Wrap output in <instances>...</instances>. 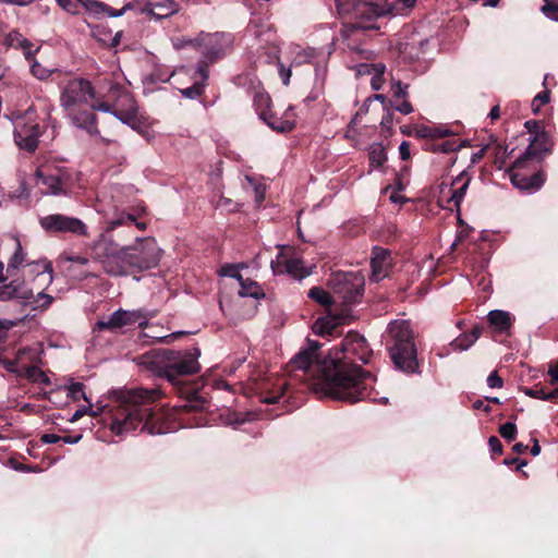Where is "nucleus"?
Wrapping results in <instances>:
<instances>
[{
  "instance_id": "obj_4",
  "label": "nucleus",
  "mask_w": 558,
  "mask_h": 558,
  "mask_svg": "<svg viewBox=\"0 0 558 558\" xmlns=\"http://www.w3.org/2000/svg\"><path fill=\"white\" fill-rule=\"evenodd\" d=\"M198 348L189 350L159 349L138 357V364L159 377L167 378L173 385L179 377L195 375L201 371Z\"/></svg>"
},
{
  "instance_id": "obj_48",
  "label": "nucleus",
  "mask_w": 558,
  "mask_h": 558,
  "mask_svg": "<svg viewBox=\"0 0 558 558\" xmlns=\"http://www.w3.org/2000/svg\"><path fill=\"white\" fill-rule=\"evenodd\" d=\"M31 71L33 75L39 80H44L49 76V70L41 66L38 62H33L31 64Z\"/></svg>"
},
{
  "instance_id": "obj_23",
  "label": "nucleus",
  "mask_w": 558,
  "mask_h": 558,
  "mask_svg": "<svg viewBox=\"0 0 558 558\" xmlns=\"http://www.w3.org/2000/svg\"><path fill=\"white\" fill-rule=\"evenodd\" d=\"M162 3L163 4L146 3L141 9V12L147 13L157 20H161L171 16L179 11V7L173 0H162Z\"/></svg>"
},
{
  "instance_id": "obj_29",
  "label": "nucleus",
  "mask_w": 558,
  "mask_h": 558,
  "mask_svg": "<svg viewBox=\"0 0 558 558\" xmlns=\"http://www.w3.org/2000/svg\"><path fill=\"white\" fill-rule=\"evenodd\" d=\"M129 225H135L141 230L146 229V223L138 222L134 215L121 213L116 218L106 221V232H111L118 227Z\"/></svg>"
},
{
  "instance_id": "obj_62",
  "label": "nucleus",
  "mask_w": 558,
  "mask_h": 558,
  "mask_svg": "<svg viewBox=\"0 0 558 558\" xmlns=\"http://www.w3.org/2000/svg\"><path fill=\"white\" fill-rule=\"evenodd\" d=\"M416 134L417 136L420 137H423V138H426V137H432L434 138V131H433V128H428V126H422L417 131H416Z\"/></svg>"
},
{
  "instance_id": "obj_20",
  "label": "nucleus",
  "mask_w": 558,
  "mask_h": 558,
  "mask_svg": "<svg viewBox=\"0 0 558 558\" xmlns=\"http://www.w3.org/2000/svg\"><path fill=\"white\" fill-rule=\"evenodd\" d=\"M137 109L136 101L132 97V95L126 90L124 94L119 96L117 101L110 104L108 101H96V104L92 107V109H97V111L102 112H112L116 110H128V109Z\"/></svg>"
},
{
  "instance_id": "obj_24",
  "label": "nucleus",
  "mask_w": 558,
  "mask_h": 558,
  "mask_svg": "<svg viewBox=\"0 0 558 558\" xmlns=\"http://www.w3.org/2000/svg\"><path fill=\"white\" fill-rule=\"evenodd\" d=\"M29 275H36L39 280V287H48L53 280L52 266L50 262H34L25 265Z\"/></svg>"
},
{
  "instance_id": "obj_58",
  "label": "nucleus",
  "mask_w": 558,
  "mask_h": 558,
  "mask_svg": "<svg viewBox=\"0 0 558 558\" xmlns=\"http://www.w3.org/2000/svg\"><path fill=\"white\" fill-rule=\"evenodd\" d=\"M131 8V4H126L124 5L122 9L120 10H116V9H111V8H107L105 5V12L111 16V17H119L121 16L126 10H129Z\"/></svg>"
},
{
  "instance_id": "obj_59",
  "label": "nucleus",
  "mask_w": 558,
  "mask_h": 558,
  "mask_svg": "<svg viewBox=\"0 0 558 558\" xmlns=\"http://www.w3.org/2000/svg\"><path fill=\"white\" fill-rule=\"evenodd\" d=\"M399 154L402 160H408L410 158V144L407 141H403L400 144Z\"/></svg>"
},
{
  "instance_id": "obj_43",
  "label": "nucleus",
  "mask_w": 558,
  "mask_h": 558,
  "mask_svg": "<svg viewBox=\"0 0 558 558\" xmlns=\"http://www.w3.org/2000/svg\"><path fill=\"white\" fill-rule=\"evenodd\" d=\"M495 144V162L501 168L509 156L508 147L497 143L496 138L490 140Z\"/></svg>"
},
{
  "instance_id": "obj_16",
  "label": "nucleus",
  "mask_w": 558,
  "mask_h": 558,
  "mask_svg": "<svg viewBox=\"0 0 558 558\" xmlns=\"http://www.w3.org/2000/svg\"><path fill=\"white\" fill-rule=\"evenodd\" d=\"M388 335L391 339L389 347L414 343V336L411 325L408 320L397 319L388 325Z\"/></svg>"
},
{
  "instance_id": "obj_49",
  "label": "nucleus",
  "mask_w": 558,
  "mask_h": 558,
  "mask_svg": "<svg viewBox=\"0 0 558 558\" xmlns=\"http://www.w3.org/2000/svg\"><path fill=\"white\" fill-rule=\"evenodd\" d=\"M457 149V147L450 143V142H442V143H439V144H433L432 145V150L433 151H436V153H450V151H454Z\"/></svg>"
},
{
  "instance_id": "obj_52",
  "label": "nucleus",
  "mask_w": 558,
  "mask_h": 558,
  "mask_svg": "<svg viewBox=\"0 0 558 558\" xmlns=\"http://www.w3.org/2000/svg\"><path fill=\"white\" fill-rule=\"evenodd\" d=\"M83 4L86 7V9L90 12H94L95 14H99L100 12H105V4L98 1H88L83 2Z\"/></svg>"
},
{
  "instance_id": "obj_9",
  "label": "nucleus",
  "mask_w": 558,
  "mask_h": 558,
  "mask_svg": "<svg viewBox=\"0 0 558 558\" xmlns=\"http://www.w3.org/2000/svg\"><path fill=\"white\" fill-rule=\"evenodd\" d=\"M153 315H148L145 310H122L119 308L113 312L107 320L97 322L96 326L99 330L108 329L110 331H118L124 327L137 324L140 328L148 326V319Z\"/></svg>"
},
{
  "instance_id": "obj_37",
  "label": "nucleus",
  "mask_w": 558,
  "mask_h": 558,
  "mask_svg": "<svg viewBox=\"0 0 558 558\" xmlns=\"http://www.w3.org/2000/svg\"><path fill=\"white\" fill-rule=\"evenodd\" d=\"M287 272L295 278H304L308 272L304 271L303 260L300 258H290L286 262Z\"/></svg>"
},
{
  "instance_id": "obj_13",
  "label": "nucleus",
  "mask_w": 558,
  "mask_h": 558,
  "mask_svg": "<svg viewBox=\"0 0 558 558\" xmlns=\"http://www.w3.org/2000/svg\"><path fill=\"white\" fill-rule=\"evenodd\" d=\"M389 354L396 368L404 373H415L418 367L415 343L389 347Z\"/></svg>"
},
{
  "instance_id": "obj_45",
  "label": "nucleus",
  "mask_w": 558,
  "mask_h": 558,
  "mask_svg": "<svg viewBox=\"0 0 558 558\" xmlns=\"http://www.w3.org/2000/svg\"><path fill=\"white\" fill-rule=\"evenodd\" d=\"M549 99H550V93L547 89L537 94L532 101L533 111L535 113H537L542 106L549 102Z\"/></svg>"
},
{
  "instance_id": "obj_15",
  "label": "nucleus",
  "mask_w": 558,
  "mask_h": 558,
  "mask_svg": "<svg viewBox=\"0 0 558 558\" xmlns=\"http://www.w3.org/2000/svg\"><path fill=\"white\" fill-rule=\"evenodd\" d=\"M39 136L40 128L37 123H24L15 126L14 140L21 149L34 151L38 146Z\"/></svg>"
},
{
  "instance_id": "obj_44",
  "label": "nucleus",
  "mask_w": 558,
  "mask_h": 558,
  "mask_svg": "<svg viewBox=\"0 0 558 558\" xmlns=\"http://www.w3.org/2000/svg\"><path fill=\"white\" fill-rule=\"evenodd\" d=\"M499 434L507 441H512L517 435V426L512 422H507L499 427Z\"/></svg>"
},
{
  "instance_id": "obj_5",
  "label": "nucleus",
  "mask_w": 558,
  "mask_h": 558,
  "mask_svg": "<svg viewBox=\"0 0 558 558\" xmlns=\"http://www.w3.org/2000/svg\"><path fill=\"white\" fill-rule=\"evenodd\" d=\"M96 98L94 86L88 80L72 78L65 83L61 89L60 105L72 123L85 130L90 135L99 133L97 128V118L92 109L96 104L89 102Z\"/></svg>"
},
{
  "instance_id": "obj_25",
  "label": "nucleus",
  "mask_w": 558,
  "mask_h": 558,
  "mask_svg": "<svg viewBox=\"0 0 558 558\" xmlns=\"http://www.w3.org/2000/svg\"><path fill=\"white\" fill-rule=\"evenodd\" d=\"M483 328L474 326L470 333H463L451 341L450 347L453 351H465L471 348L482 335Z\"/></svg>"
},
{
  "instance_id": "obj_14",
  "label": "nucleus",
  "mask_w": 558,
  "mask_h": 558,
  "mask_svg": "<svg viewBox=\"0 0 558 558\" xmlns=\"http://www.w3.org/2000/svg\"><path fill=\"white\" fill-rule=\"evenodd\" d=\"M342 352L344 359L342 361L348 362L350 355L356 356L361 362L368 363L373 351L369 348L366 339L357 332H349L342 341ZM350 363V361H349ZM352 364V362H351ZM353 365H355L353 363Z\"/></svg>"
},
{
  "instance_id": "obj_34",
  "label": "nucleus",
  "mask_w": 558,
  "mask_h": 558,
  "mask_svg": "<svg viewBox=\"0 0 558 558\" xmlns=\"http://www.w3.org/2000/svg\"><path fill=\"white\" fill-rule=\"evenodd\" d=\"M338 326V322L336 318L332 317H326V318H319L316 320L314 325V329L316 333L319 336L325 335H332Z\"/></svg>"
},
{
  "instance_id": "obj_61",
  "label": "nucleus",
  "mask_w": 558,
  "mask_h": 558,
  "mask_svg": "<svg viewBox=\"0 0 558 558\" xmlns=\"http://www.w3.org/2000/svg\"><path fill=\"white\" fill-rule=\"evenodd\" d=\"M184 331H175L167 336L158 337V341L169 343L170 341L178 339L179 337L183 336Z\"/></svg>"
},
{
  "instance_id": "obj_26",
  "label": "nucleus",
  "mask_w": 558,
  "mask_h": 558,
  "mask_svg": "<svg viewBox=\"0 0 558 558\" xmlns=\"http://www.w3.org/2000/svg\"><path fill=\"white\" fill-rule=\"evenodd\" d=\"M5 44L13 48H21L26 59H31L33 53L37 50H34V45L17 31H12L7 35Z\"/></svg>"
},
{
  "instance_id": "obj_50",
  "label": "nucleus",
  "mask_w": 558,
  "mask_h": 558,
  "mask_svg": "<svg viewBox=\"0 0 558 558\" xmlns=\"http://www.w3.org/2000/svg\"><path fill=\"white\" fill-rule=\"evenodd\" d=\"M203 84H194L192 87H187L182 90V94L189 98H196L201 96L203 92Z\"/></svg>"
},
{
  "instance_id": "obj_19",
  "label": "nucleus",
  "mask_w": 558,
  "mask_h": 558,
  "mask_svg": "<svg viewBox=\"0 0 558 558\" xmlns=\"http://www.w3.org/2000/svg\"><path fill=\"white\" fill-rule=\"evenodd\" d=\"M37 185H43L45 189L43 190L44 194L47 195H59L64 192V183L62 181L61 175L56 172L51 173L44 169H38L36 171Z\"/></svg>"
},
{
  "instance_id": "obj_18",
  "label": "nucleus",
  "mask_w": 558,
  "mask_h": 558,
  "mask_svg": "<svg viewBox=\"0 0 558 558\" xmlns=\"http://www.w3.org/2000/svg\"><path fill=\"white\" fill-rule=\"evenodd\" d=\"M60 260L64 263H69V265L65 267V270L69 275L75 276L78 279H85L88 277H97L96 275L89 272L87 270V267L90 264V260L86 256H78V255H71L68 253H62L60 255Z\"/></svg>"
},
{
  "instance_id": "obj_12",
  "label": "nucleus",
  "mask_w": 558,
  "mask_h": 558,
  "mask_svg": "<svg viewBox=\"0 0 558 558\" xmlns=\"http://www.w3.org/2000/svg\"><path fill=\"white\" fill-rule=\"evenodd\" d=\"M223 37V34L215 33L201 34L197 38L198 45L202 47V53L204 56V60L199 61L197 64V73L204 81L208 78V63L214 62L217 58L220 57L222 52Z\"/></svg>"
},
{
  "instance_id": "obj_42",
  "label": "nucleus",
  "mask_w": 558,
  "mask_h": 558,
  "mask_svg": "<svg viewBox=\"0 0 558 558\" xmlns=\"http://www.w3.org/2000/svg\"><path fill=\"white\" fill-rule=\"evenodd\" d=\"M541 10L546 17L558 22V0H544Z\"/></svg>"
},
{
  "instance_id": "obj_7",
  "label": "nucleus",
  "mask_w": 558,
  "mask_h": 558,
  "mask_svg": "<svg viewBox=\"0 0 558 558\" xmlns=\"http://www.w3.org/2000/svg\"><path fill=\"white\" fill-rule=\"evenodd\" d=\"M125 247L131 269H150L160 262L161 250L154 238H136L134 244Z\"/></svg>"
},
{
  "instance_id": "obj_10",
  "label": "nucleus",
  "mask_w": 558,
  "mask_h": 558,
  "mask_svg": "<svg viewBox=\"0 0 558 558\" xmlns=\"http://www.w3.org/2000/svg\"><path fill=\"white\" fill-rule=\"evenodd\" d=\"M40 227L48 233H72L88 236L87 226L76 217L51 214L39 219Z\"/></svg>"
},
{
  "instance_id": "obj_53",
  "label": "nucleus",
  "mask_w": 558,
  "mask_h": 558,
  "mask_svg": "<svg viewBox=\"0 0 558 558\" xmlns=\"http://www.w3.org/2000/svg\"><path fill=\"white\" fill-rule=\"evenodd\" d=\"M59 5L70 13L77 12V2L75 0H57Z\"/></svg>"
},
{
  "instance_id": "obj_32",
  "label": "nucleus",
  "mask_w": 558,
  "mask_h": 558,
  "mask_svg": "<svg viewBox=\"0 0 558 558\" xmlns=\"http://www.w3.org/2000/svg\"><path fill=\"white\" fill-rule=\"evenodd\" d=\"M365 72L372 74L371 85L374 90H378L381 88L384 83V73L385 65L381 63L378 64H364Z\"/></svg>"
},
{
  "instance_id": "obj_35",
  "label": "nucleus",
  "mask_w": 558,
  "mask_h": 558,
  "mask_svg": "<svg viewBox=\"0 0 558 558\" xmlns=\"http://www.w3.org/2000/svg\"><path fill=\"white\" fill-rule=\"evenodd\" d=\"M206 400L202 396L197 393H191L181 408L186 412H197L203 411L206 408Z\"/></svg>"
},
{
  "instance_id": "obj_22",
  "label": "nucleus",
  "mask_w": 558,
  "mask_h": 558,
  "mask_svg": "<svg viewBox=\"0 0 558 558\" xmlns=\"http://www.w3.org/2000/svg\"><path fill=\"white\" fill-rule=\"evenodd\" d=\"M546 143H547V135L545 132L537 133L534 135L533 140L531 141L530 145L525 149L522 156H520L512 165L511 169L513 168H520L523 166V163L536 156L538 153L546 150Z\"/></svg>"
},
{
  "instance_id": "obj_3",
  "label": "nucleus",
  "mask_w": 558,
  "mask_h": 558,
  "mask_svg": "<svg viewBox=\"0 0 558 558\" xmlns=\"http://www.w3.org/2000/svg\"><path fill=\"white\" fill-rule=\"evenodd\" d=\"M160 395L158 389L136 388L120 391L117 405L112 410L111 432L122 435L141 426L142 432L146 430L151 435L162 433L151 407Z\"/></svg>"
},
{
  "instance_id": "obj_6",
  "label": "nucleus",
  "mask_w": 558,
  "mask_h": 558,
  "mask_svg": "<svg viewBox=\"0 0 558 558\" xmlns=\"http://www.w3.org/2000/svg\"><path fill=\"white\" fill-rule=\"evenodd\" d=\"M105 231L93 243L94 260L101 265L102 270L111 277H121L131 269L126 247L120 246Z\"/></svg>"
},
{
  "instance_id": "obj_30",
  "label": "nucleus",
  "mask_w": 558,
  "mask_h": 558,
  "mask_svg": "<svg viewBox=\"0 0 558 558\" xmlns=\"http://www.w3.org/2000/svg\"><path fill=\"white\" fill-rule=\"evenodd\" d=\"M239 283L240 290L238 293L242 298L250 296L254 299H260L265 295L263 289L256 281H253L251 279H244L242 277V281H239Z\"/></svg>"
},
{
  "instance_id": "obj_60",
  "label": "nucleus",
  "mask_w": 558,
  "mask_h": 558,
  "mask_svg": "<svg viewBox=\"0 0 558 558\" xmlns=\"http://www.w3.org/2000/svg\"><path fill=\"white\" fill-rule=\"evenodd\" d=\"M396 110L402 114H410L413 112V107L408 100H403L400 105L396 107Z\"/></svg>"
},
{
  "instance_id": "obj_27",
  "label": "nucleus",
  "mask_w": 558,
  "mask_h": 558,
  "mask_svg": "<svg viewBox=\"0 0 558 558\" xmlns=\"http://www.w3.org/2000/svg\"><path fill=\"white\" fill-rule=\"evenodd\" d=\"M487 319L500 332L508 331L512 326L511 315L506 311L493 310L488 313Z\"/></svg>"
},
{
  "instance_id": "obj_11",
  "label": "nucleus",
  "mask_w": 558,
  "mask_h": 558,
  "mask_svg": "<svg viewBox=\"0 0 558 558\" xmlns=\"http://www.w3.org/2000/svg\"><path fill=\"white\" fill-rule=\"evenodd\" d=\"M330 284L344 304H351L362 295L364 280L353 272H337L331 277Z\"/></svg>"
},
{
  "instance_id": "obj_8",
  "label": "nucleus",
  "mask_w": 558,
  "mask_h": 558,
  "mask_svg": "<svg viewBox=\"0 0 558 558\" xmlns=\"http://www.w3.org/2000/svg\"><path fill=\"white\" fill-rule=\"evenodd\" d=\"M20 300L24 304H31L34 310L48 308L53 298L38 291L36 294L33 289L28 288L25 281L12 280L11 282L0 287V301Z\"/></svg>"
},
{
  "instance_id": "obj_36",
  "label": "nucleus",
  "mask_w": 558,
  "mask_h": 558,
  "mask_svg": "<svg viewBox=\"0 0 558 558\" xmlns=\"http://www.w3.org/2000/svg\"><path fill=\"white\" fill-rule=\"evenodd\" d=\"M122 123L128 124L132 128H135L137 123V109H128V110H116L110 112Z\"/></svg>"
},
{
  "instance_id": "obj_41",
  "label": "nucleus",
  "mask_w": 558,
  "mask_h": 558,
  "mask_svg": "<svg viewBox=\"0 0 558 558\" xmlns=\"http://www.w3.org/2000/svg\"><path fill=\"white\" fill-rule=\"evenodd\" d=\"M68 397L74 401L84 399L85 401L89 402L84 390V385L82 383H71L68 387Z\"/></svg>"
},
{
  "instance_id": "obj_33",
  "label": "nucleus",
  "mask_w": 558,
  "mask_h": 558,
  "mask_svg": "<svg viewBox=\"0 0 558 558\" xmlns=\"http://www.w3.org/2000/svg\"><path fill=\"white\" fill-rule=\"evenodd\" d=\"M369 163L373 167H381L387 160L385 148L379 143H374L369 148Z\"/></svg>"
},
{
  "instance_id": "obj_21",
  "label": "nucleus",
  "mask_w": 558,
  "mask_h": 558,
  "mask_svg": "<svg viewBox=\"0 0 558 558\" xmlns=\"http://www.w3.org/2000/svg\"><path fill=\"white\" fill-rule=\"evenodd\" d=\"M511 183L522 191H537L544 184V175L541 172L526 177L521 173H510Z\"/></svg>"
},
{
  "instance_id": "obj_55",
  "label": "nucleus",
  "mask_w": 558,
  "mask_h": 558,
  "mask_svg": "<svg viewBox=\"0 0 558 558\" xmlns=\"http://www.w3.org/2000/svg\"><path fill=\"white\" fill-rule=\"evenodd\" d=\"M488 445L490 447V450L494 453H497V454H501L502 453V445H501L500 440L496 436H492L488 439Z\"/></svg>"
},
{
  "instance_id": "obj_28",
  "label": "nucleus",
  "mask_w": 558,
  "mask_h": 558,
  "mask_svg": "<svg viewBox=\"0 0 558 558\" xmlns=\"http://www.w3.org/2000/svg\"><path fill=\"white\" fill-rule=\"evenodd\" d=\"M470 182L471 177L468 175L465 171L461 172L452 182V185L461 183V185H459L452 191L451 196L449 198V202H452L458 209L460 207L461 202L464 198Z\"/></svg>"
},
{
  "instance_id": "obj_2",
  "label": "nucleus",
  "mask_w": 558,
  "mask_h": 558,
  "mask_svg": "<svg viewBox=\"0 0 558 558\" xmlns=\"http://www.w3.org/2000/svg\"><path fill=\"white\" fill-rule=\"evenodd\" d=\"M415 3L416 0H336L339 14L355 20L342 26L341 36L350 49L359 50L368 33L379 28L374 19L392 12L401 14Z\"/></svg>"
},
{
  "instance_id": "obj_63",
  "label": "nucleus",
  "mask_w": 558,
  "mask_h": 558,
  "mask_svg": "<svg viewBox=\"0 0 558 558\" xmlns=\"http://www.w3.org/2000/svg\"><path fill=\"white\" fill-rule=\"evenodd\" d=\"M44 444H56L61 440V437L56 434H44L40 438Z\"/></svg>"
},
{
  "instance_id": "obj_17",
  "label": "nucleus",
  "mask_w": 558,
  "mask_h": 558,
  "mask_svg": "<svg viewBox=\"0 0 558 558\" xmlns=\"http://www.w3.org/2000/svg\"><path fill=\"white\" fill-rule=\"evenodd\" d=\"M390 252L386 248L375 246L372 251L371 266L372 280L379 281L388 275L390 267Z\"/></svg>"
},
{
  "instance_id": "obj_40",
  "label": "nucleus",
  "mask_w": 558,
  "mask_h": 558,
  "mask_svg": "<svg viewBox=\"0 0 558 558\" xmlns=\"http://www.w3.org/2000/svg\"><path fill=\"white\" fill-rule=\"evenodd\" d=\"M260 117L267 122V124L278 132H289L294 129V122L290 120H268L266 112H263Z\"/></svg>"
},
{
  "instance_id": "obj_38",
  "label": "nucleus",
  "mask_w": 558,
  "mask_h": 558,
  "mask_svg": "<svg viewBox=\"0 0 558 558\" xmlns=\"http://www.w3.org/2000/svg\"><path fill=\"white\" fill-rule=\"evenodd\" d=\"M308 298L324 306L332 304V298L330 296V294L320 287H313L308 291Z\"/></svg>"
},
{
  "instance_id": "obj_31",
  "label": "nucleus",
  "mask_w": 558,
  "mask_h": 558,
  "mask_svg": "<svg viewBox=\"0 0 558 558\" xmlns=\"http://www.w3.org/2000/svg\"><path fill=\"white\" fill-rule=\"evenodd\" d=\"M14 241L15 250L11 258L9 259L7 267V272L9 276H12L15 270H17L21 266H24L26 257V254L23 251L20 240L15 238Z\"/></svg>"
},
{
  "instance_id": "obj_47",
  "label": "nucleus",
  "mask_w": 558,
  "mask_h": 558,
  "mask_svg": "<svg viewBox=\"0 0 558 558\" xmlns=\"http://www.w3.org/2000/svg\"><path fill=\"white\" fill-rule=\"evenodd\" d=\"M408 87L409 85L402 84L400 81L393 82L391 85L393 96L396 98H405L408 96Z\"/></svg>"
},
{
  "instance_id": "obj_64",
  "label": "nucleus",
  "mask_w": 558,
  "mask_h": 558,
  "mask_svg": "<svg viewBox=\"0 0 558 558\" xmlns=\"http://www.w3.org/2000/svg\"><path fill=\"white\" fill-rule=\"evenodd\" d=\"M548 374L550 376V383L556 384L558 381V364L550 365Z\"/></svg>"
},
{
  "instance_id": "obj_51",
  "label": "nucleus",
  "mask_w": 558,
  "mask_h": 558,
  "mask_svg": "<svg viewBox=\"0 0 558 558\" xmlns=\"http://www.w3.org/2000/svg\"><path fill=\"white\" fill-rule=\"evenodd\" d=\"M487 385L490 388H501L504 385L502 378L497 374V372H493L487 377Z\"/></svg>"
},
{
  "instance_id": "obj_46",
  "label": "nucleus",
  "mask_w": 558,
  "mask_h": 558,
  "mask_svg": "<svg viewBox=\"0 0 558 558\" xmlns=\"http://www.w3.org/2000/svg\"><path fill=\"white\" fill-rule=\"evenodd\" d=\"M220 274L222 276L234 278L238 281H242V276L239 274L238 265L227 264L221 268Z\"/></svg>"
},
{
  "instance_id": "obj_57",
  "label": "nucleus",
  "mask_w": 558,
  "mask_h": 558,
  "mask_svg": "<svg viewBox=\"0 0 558 558\" xmlns=\"http://www.w3.org/2000/svg\"><path fill=\"white\" fill-rule=\"evenodd\" d=\"M525 392L527 396H530L532 398L546 400L547 392L543 388H532V389H527Z\"/></svg>"
},
{
  "instance_id": "obj_54",
  "label": "nucleus",
  "mask_w": 558,
  "mask_h": 558,
  "mask_svg": "<svg viewBox=\"0 0 558 558\" xmlns=\"http://www.w3.org/2000/svg\"><path fill=\"white\" fill-rule=\"evenodd\" d=\"M525 129L527 130L529 133L531 134H537V133H542V125L538 121H535V120H530V121H526L525 124H524Z\"/></svg>"
},
{
  "instance_id": "obj_39",
  "label": "nucleus",
  "mask_w": 558,
  "mask_h": 558,
  "mask_svg": "<svg viewBox=\"0 0 558 558\" xmlns=\"http://www.w3.org/2000/svg\"><path fill=\"white\" fill-rule=\"evenodd\" d=\"M109 87L106 92V94L102 96V100L98 99L97 101H108L110 104L117 101L119 99V96L124 94L126 89L121 86L120 84L109 82Z\"/></svg>"
},
{
  "instance_id": "obj_1",
  "label": "nucleus",
  "mask_w": 558,
  "mask_h": 558,
  "mask_svg": "<svg viewBox=\"0 0 558 558\" xmlns=\"http://www.w3.org/2000/svg\"><path fill=\"white\" fill-rule=\"evenodd\" d=\"M319 347L317 341L308 340L307 348L289 362V372H311L315 390L339 401L355 403L372 398L375 377L369 372L340 357H327L317 362Z\"/></svg>"
},
{
  "instance_id": "obj_56",
  "label": "nucleus",
  "mask_w": 558,
  "mask_h": 558,
  "mask_svg": "<svg viewBox=\"0 0 558 558\" xmlns=\"http://www.w3.org/2000/svg\"><path fill=\"white\" fill-rule=\"evenodd\" d=\"M492 143L484 145L478 151L472 154L471 163H477L486 154V151L490 148Z\"/></svg>"
}]
</instances>
